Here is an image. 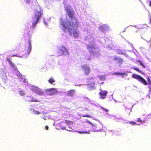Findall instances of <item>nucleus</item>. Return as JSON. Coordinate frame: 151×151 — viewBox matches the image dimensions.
<instances>
[{
	"label": "nucleus",
	"mask_w": 151,
	"mask_h": 151,
	"mask_svg": "<svg viewBox=\"0 0 151 151\" xmlns=\"http://www.w3.org/2000/svg\"><path fill=\"white\" fill-rule=\"evenodd\" d=\"M129 30L131 32H136V29L134 27H131L129 28Z\"/></svg>",
	"instance_id": "a211bd4d"
},
{
	"label": "nucleus",
	"mask_w": 151,
	"mask_h": 151,
	"mask_svg": "<svg viewBox=\"0 0 151 151\" xmlns=\"http://www.w3.org/2000/svg\"><path fill=\"white\" fill-rule=\"evenodd\" d=\"M121 54H123V53H121Z\"/></svg>",
	"instance_id": "ea45409f"
},
{
	"label": "nucleus",
	"mask_w": 151,
	"mask_h": 151,
	"mask_svg": "<svg viewBox=\"0 0 151 151\" xmlns=\"http://www.w3.org/2000/svg\"><path fill=\"white\" fill-rule=\"evenodd\" d=\"M101 109H102L104 110V111H105L106 112H107L108 111V110L107 109H105V108H104V107H102L101 108Z\"/></svg>",
	"instance_id": "c85d7f7f"
},
{
	"label": "nucleus",
	"mask_w": 151,
	"mask_h": 151,
	"mask_svg": "<svg viewBox=\"0 0 151 151\" xmlns=\"http://www.w3.org/2000/svg\"><path fill=\"white\" fill-rule=\"evenodd\" d=\"M137 122H139L141 123H143V122H145V121H142L140 118H138L137 119Z\"/></svg>",
	"instance_id": "aec40b11"
},
{
	"label": "nucleus",
	"mask_w": 151,
	"mask_h": 151,
	"mask_svg": "<svg viewBox=\"0 0 151 151\" xmlns=\"http://www.w3.org/2000/svg\"><path fill=\"white\" fill-rule=\"evenodd\" d=\"M129 123L132 125H134L136 124H137L135 122L133 121H131L129 122Z\"/></svg>",
	"instance_id": "a878e982"
},
{
	"label": "nucleus",
	"mask_w": 151,
	"mask_h": 151,
	"mask_svg": "<svg viewBox=\"0 0 151 151\" xmlns=\"http://www.w3.org/2000/svg\"><path fill=\"white\" fill-rule=\"evenodd\" d=\"M103 26H100L99 28V29L100 30H101V31L102 32H103V31L102 30V29L103 28Z\"/></svg>",
	"instance_id": "c756f323"
},
{
	"label": "nucleus",
	"mask_w": 151,
	"mask_h": 151,
	"mask_svg": "<svg viewBox=\"0 0 151 151\" xmlns=\"http://www.w3.org/2000/svg\"><path fill=\"white\" fill-rule=\"evenodd\" d=\"M88 122L93 127H95L96 125L94 124H93L92 123H91L90 121H88Z\"/></svg>",
	"instance_id": "bb28decb"
},
{
	"label": "nucleus",
	"mask_w": 151,
	"mask_h": 151,
	"mask_svg": "<svg viewBox=\"0 0 151 151\" xmlns=\"http://www.w3.org/2000/svg\"><path fill=\"white\" fill-rule=\"evenodd\" d=\"M88 108L85 109L87 111H88Z\"/></svg>",
	"instance_id": "f704fd0d"
},
{
	"label": "nucleus",
	"mask_w": 151,
	"mask_h": 151,
	"mask_svg": "<svg viewBox=\"0 0 151 151\" xmlns=\"http://www.w3.org/2000/svg\"><path fill=\"white\" fill-rule=\"evenodd\" d=\"M43 14V11L39 6H37L34 11V17L32 18L33 20L32 25L34 28L39 20L40 18Z\"/></svg>",
	"instance_id": "f03ea898"
},
{
	"label": "nucleus",
	"mask_w": 151,
	"mask_h": 151,
	"mask_svg": "<svg viewBox=\"0 0 151 151\" xmlns=\"http://www.w3.org/2000/svg\"><path fill=\"white\" fill-rule=\"evenodd\" d=\"M99 79L101 81H104L105 79V78L104 76H100L99 77Z\"/></svg>",
	"instance_id": "4be33fe9"
},
{
	"label": "nucleus",
	"mask_w": 151,
	"mask_h": 151,
	"mask_svg": "<svg viewBox=\"0 0 151 151\" xmlns=\"http://www.w3.org/2000/svg\"><path fill=\"white\" fill-rule=\"evenodd\" d=\"M31 90L36 94L40 96L43 95L44 94V92L42 90L37 87L32 86L31 88Z\"/></svg>",
	"instance_id": "39448f33"
},
{
	"label": "nucleus",
	"mask_w": 151,
	"mask_h": 151,
	"mask_svg": "<svg viewBox=\"0 0 151 151\" xmlns=\"http://www.w3.org/2000/svg\"><path fill=\"white\" fill-rule=\"evenodd\" d=\"M150 92H151V88L150 89Z\"/></svg>",
	"instance_id": "e433bc0d"
},
{
	"label": "nucleus",
	"mask_w": 151,
	"mask_h": 151,
	"mask_svg": "<svg viewBox=\"0 0 151 151\" xmlns=\"http://www.w3.org/2000/svg\"><path fill=\"white\" fill-rule=\"evenodd\" d=\"M21 47V46L20 44H17L16 47V49H17L18 50H20Z\"/></svg>",
	"instance_id": "412c9836"
},
{
	"label": "nucleus",
	"mask_w": 151,
	"mask_h": 151,
	"mask_svg": "<svg viewBox=\"0 0 151 151\" xmlns=\"http://www.w3.org/2000/svg\"><path fill=\"white\" fill-rule=\"evenodd\" d=\"M87 48L89 51L92 52L95 49V45L92 44L88 45L87 46Z\"/></svg>",
	"instance_id": "9b49d317"
},
{
	"label": "nucleus",
	"mask_w": 151,
	"mask_h": 151,
	"mask_svg": "<svg viewBox=\"0 0 151 151\" xmlns=\"http://www.w3.org/2000/svg\"><path fill=\"white\" fill-rule=\"evenodd\" d=\"M108 92L105 90H101L99 93L100 98L101 99H104L106 98Z\"/></svg>",
	"instance_id": "0eeeda50"
},
{
	"label": "nucleus",
	"mask_w": 151,
	"mask_h": 151,
	"mask_svg": "<svg viewBox=\"0 0 151 151\" xmlns=\"http://www.w3.org/2000/svg\"><path fill=\"white\" fill-rule=\"evenodd\" d=\"M28 44H29L27 48V51H26L25 52V55H29L30 53L31 50V42L30 40H29Z\"/></svg>",
	"instance_id": "1a4fd4ad"
},
{
	"label": "nucleus",
	"mask_w": 151,
	"mask_h": 151,
	"mask_svg": "<svg viewBox=\"0 0 151 151\" xmlns=\"http://www.w3.org/2000/svg\"><path fill=\"white\" fill-rule=\"evenodd\" d=\"M81 69L83 71L85 76L88 75L90 72V67L87 65H82Z\"/></svg>",
	"instance_id": "423d86ee"
},
{
	"label": "nucleus",
	"mask_w": 151,
	"mask_h": 151,
	"mask_svg": "<svg viewBox=\"0 0 151 151\" xmlns=\"http://www.w3.org/2000/svg\"><path fill=\"white\" fill-rule=\"evenodd\" d=\"M27 101L28 102H40V101L38 99H35L32 97L30 96H28L27 97Z\"/></svg>",
	"instance_id": "9d476101"
},
{
	"label": "nucleus",
	"mask_w": 151,
	"mask_h": 151,
	"mask_svg": "<svg viewBox=\"0 0 151 151\" xmlns=\"http://www.w3.org/2000/svg\"><path fill=\"white\" fill-rule=\"evenodd\" d=\"M48 82L51 84H52L55 82V80L52 78H50L48 80Z\"/></svg>",
	"instance_id": "f3484780"
},
{
	"label": "nucleus",
	"mask_w": 151,
	"mask_h": 151,
	"mask_svg": "<svg viewBox=\"0 0 151 151\" xmlns=\"http://www.w3.org/2000/svg\"><path fill=\"white\" fill-rule=\"evenodd\" d=\"M91 78L92 79H93V77H92Z\"/></svg>",
	"instance_id": "a19ab883"
},
{
	"label": "nucleus",
	"mask_w": 151,
	"mask_h": 151,
	"mask_svg": "<svg viewBox=\"0 0 151 151\" xmlns=\"http://www.w3.org/2000/svg\"><path fill=\"white\" fill-rule=\"evenodd\" d=\"M75 92V91L74 90H70L67 92V95L68 96H73Z\"/></svg>",
	"instance_id": "ddd939ff"
},
{
	"label": "nucleus",
	"mask_w": 151,
	"mask_h": 151,
	"mask_svg": "<svg viewBox=\"0 0 151 151\" xmlns=\"http://www.w3.org/2000/svg\"><path fill=\"white\" fill-rule=\"evenodd\" d=\"M133 69L137 71L138 73H140L141 74H143V72L137 68L134 67L133 68Z\"/></svg>",
	"instance_id": "dca6fc26"
},
{
	"label": "nucleus",
	"mask_w": 151,
	"mask_h": 151,
	"mask_svg": "<svg viewBox=\"0 0 151 151\" xmlns=\"http://www.w3.org/2000/svg\"><path fill=\"white\" fill-rule=\"evenodd\" d=\"M137 61L140 63V65L142 66L144 68H145V66L139 60H137Z\"/></svg>",
	"instance_id": "6ab92c4d"
},
{
	"label": "nucleus",
	"mask_w": 151,
	"mask_h": 151,
	"mask_svg": "<svg viewBox=\"0 0 151 151\" xmlns=\"http://www.w3.org/2000/svg\"><path fill=\"white\" fill-rule=\"evenodd\" d=\"M66 129V127H65V128H64V129Z\"/></svg>",
	"instance_id": "37998d69"
},
{
	"label": "nucleus",
	"mask_w": 151,
	"mask_h": 151,
	"mask_svg": "<svg viewBox=\"0 0 151 151\" xmlns=\"http://www.w3.org/2000/svg\"><path fill=\"white\" fill-rule=\"evenodd\" d=\"M65 121L67 122V123H70V121H68V120H65Z\"/></svg>",
	"instance_id": "473e14b6"
},
{
	"label": "nucleus",
	"mask_w": 151,
	"mask_h": 151,
	"mask_svg": "<svg viewBox=\"0 0 151 151\" xmlns=\"http://www.w3.org/2000/svg\"><path fill=\"white\" fill-rule=\"evenodd\" d=\"M132 77L138 80L139 82L142 83L145 85H147V83L146 81L141 76L137 74H133L132 75Z\"/></svg>",
	"instance_id": "20e7f679"
},
{
	"label": "nucleus",
	"mask_w": 151,
	"mask_h": 151,
	"mask_svg": "<svg viewBox=\"0 0 151 151\" xmlns=\"http://www.w3.org/2000/svg\"><path fill=\"white\" fill-rule=\"evenodd\" d=\"M93 84H94H94H95V83H93Z\"/></svg>",
	"instance_id": "79ce46f5"
},
{
	"label": "nucleus",
	"mask_w": 151,
	"mask_h": 151,
	"mask_svg": "<svg viewBox=\"0 0 151 151\" xmlns=\"http://www.w3.org/2000/svg\"><path fill=\"white\" fill-rule=\"evenodd\" d=\"M7 61L9 62L10 66L12 68H15V65L14 63L9 59V58H6Z\"/></svg>",
	"instance_id": "4468645a"
},
{
	"label": "nucleus",
	"mask_w": 151,
	"mask_h": 151,
	"mask_svg": "<svg viewBox=\"0 0 151 151\" xmlns=\"http://www.w3.org/2000/svg\"><path fill=\"white\" fill-rule=\"evenodd\" d=\"M147 80L148 81V84H151V81H150V79L149 77H148Z\"/></svg>",
	"instance_id": "cd10ccee"
},
{
	"label": "nucleus",
	"mask_w": 151,
	"mask_h": 151,
	"mask_svg": "<svg viewBox=\"0 0 151 151\" xmlns=\"http://www.w3.org/2000/svg\"><path fill=\"white\" fill-rule=\"evenodd\" d=\"M65 10L68 16H66L67 22H65L63 19H60L61 24L64 28L63 30L65 32V30L67 29L70 35L73 34L74 37L77 38L79 37V33L75 29H78L79 22L74 16V11H71L68 8H66Z\"/></svg>",
	"instance_id": "f257e3e1"
},
{
	"label": "nucleus",
	"mask_w": 151,
	"mask_h": 151,
	"mask_svg": "<svg viewBox=\"0 0 151 151\" xmlns=\"http://www.w3.org/2000/svg\"><path fill=\"white\" fill-rule=\"evenodd\" d=\"M83 117H87L88 118H91V116L89 115H84L82 116Z\"/></svg>",
	"instance_id": "393cba45"
},
{
	"label": "nucleus",
	"mask_w": 151,
	"mask_h": 151,
	"mask_svg": "<svg viewBox=\"0 0 151 151\" xmlns=\"http://www.w3.org/2000/svg\"><path fill=\"white\" fill-rule=\"evenodd\" d=\"M16 56L15 55H13L12 56Z\"/></svg>",
	"instance_id": "4c0bfd02"
},
{
	"label": "nucleus",
	"mask_w": 151,
	"mask_h": 151,
	"mask_svg": "<svg viewBox=\"0 0 151 151\" xmlns=\"http://www.w3.org/2000/svg\"><path fill=\"white\" fill-rule=\"evenodd\" d=\"M19 94L21 96H23L24 94V93L23 91H19Z\"/></svg>",
	"instance_id": "5701e85b"
},
{
	"label": "nucleus",
	"mask_w": 151,
	"mask_h": 151,
	"mask_svg": "<svg viewBox=\"0 0 151 151\" xmlns=\"http://www.w3.org/2000/svg\"><path fill=\"white\" fill-rule=\"evenodd\" d=\"M85 132H82L81 133H85Z\"/></svg>",
	"instance_id": "58836bf2"
},
{
	"label": "nucleus",
	"mask_w": 151,
	"mask_h": 151,
	"mask_svg": "<svg viewBox=\"0 0 151 151\" xmlns=\"http://www.w3.org/2000/svg\"><path fill=\"white\" fill-rule=\"evenodd\" d=\"M114 60H117V63L120 65L123 63V60L121 58L115 57L113 59Z\"/></svg>",
	"instance_id": "f8f14e48"
},
{
	"label": "nucleus",
	"mask_w": 151,
	"mask_h": 151,
	"mask_svg": "<svg viewBox=\"0 0 151 151\" xmlns=\"http://www.w3.org/2000/svg\"><path fill=\"white\" fill-rule=\"evenodd\" d=\"M150 92H151V88L150 89Z\"/></svg>",
	"instance_id": "c9c22d12"
},
{
	"label": "nucleus",
	"mask_w": 151,
	"mask_h": 151,
	"mask_svg": "<svg viewBox=\"0 0 151 151\" xmlns=\"http://www.w3.org/2000/svg\"><path fill=\"white\" fill-rule=\"evenodd\" d=\"M45 128L46 130H48V127L47 126H46L45 127Z\"/></svg>",
	"instance_id": "7c9ffc66"
},
{
	"label": "nucleus",
	"mask_w": 151,
	"mask_h": 151,
	"mask_svg": "<svg viewBox=\"0 0 151 151\" xmlns=\"http://www.w3.org/2000/svg\"><path fill=\"white\" fill-rule=\"evenodd\" d=\"M27 3H29V2L30 1V0H26Z\"/></svg>",
	"instance_id": "2f4dec72"
},
{
	"label": "nucleus",
	"mask_w": 151,
	"mask_h": 151,
	"mask_svg": "<svg viewBox=\"0 0 151 151\" xmlns=\"http://www.w3.org/2000/svg\"><path fill=\"white\" fill-rule=\"evenodd\" d=\"M58 91L55 88H51L47 89L46 91V92L50 93L49 94L50 95H52L57 93Z\"/></svg>",
	"instance_id": "6e6552de"
},
{
	"label": "nucleus",
	"mask_w": 151,
	"mask_h": 151,
	"mask_svg": "<svg viewBox=\"0 0 151 151\" xmlns=\"http://www.w3.org/2000/svg\"><path fill=\"white\" fill-rule=\"evenodd\" d=\"M114 74L116 75H122V78H124V76H127V74L125 73H121L120 72H115L114 73Z\"/></svg>",
	"instance_id": "2eb2a0df"
},
{
	"label": "nucleus",
	"mask_w": 151,
	"mask_h": 151,
	"mask_svg": "<svg viewBox=\"0 0 151 151\" xmlns=\"http://www.w3.org/2000/svg\"><path fill=\"white\" fill-rule=\"evenodd\" d=\"M34 112L35 114H39L40 113V112L39 111L35 110L34 111Z\"/></svg>",
	"instance_id": "b1692460"
},
{
	"label": "nucleus",
	"mask_w": 151,
	"mask_h": 151,
	"mask_svg": "<svg viewBox=\"0 0 151 151\" xmlns=\"http://www.w3.org/2000/svg\"><path fill=\"white\" fill-rule=\"evenodd\" d=\"M57 53L58 55V56L69 54L68 50L66 48L63 46L59 47Z\"/></svg>",
	"instance_id": "7ed1b4c3"
},
{
	"label": "nucleus",
	"mask_w": 151,
	"mask_h": 151,
	"mask_svg": "<svg viewBox=\"0 0 151 151\" xmlns=\"http://www.w3.org/2000/svg\"><path fill=\"white\" fill-rule=\"evenodd\" d=\"M149 5L150 6H151V1H150V2Z\"/></svg>",
	"instance_id": "72a5a7b5"
}]
</instances>
